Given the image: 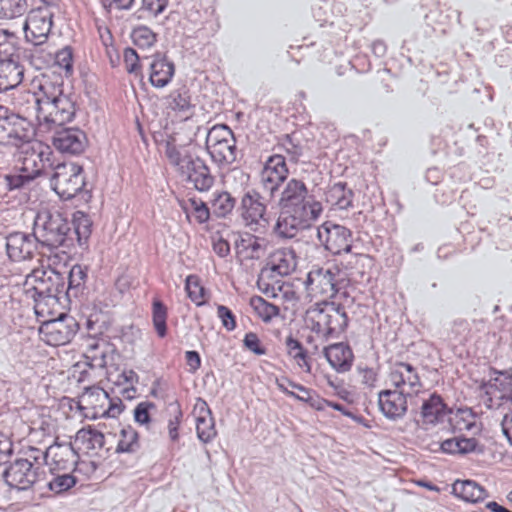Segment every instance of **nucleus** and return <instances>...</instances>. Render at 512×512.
I'll list each match as a JSON object with an SVG mask.
<instances>
[{"label": "nucleus", "mask_w": 512, "mask_h": 512, "mask_svg": "<svg viewBox=\"0 0 512 512\" xmlns=\"http://www.w3.org/2000/svg\"><path fill=\"white\" fill-rule=\"evenodd\" d=\"M32 54L18 45L17 37L9 32L0 35V63H21L30 60Z\"/></svg>", "instance_id": "21"}, {"label": "nucleus", "mask_w": 512, "mask_h": 512, "mask_svg": "<svg viewBox=\"0 0 512 512\" xmlns=\"http://www.w3.org/2000/svg\"><path fill=\"white\" fill-rule=\"evenodd\" d=\"M323 354L330 366L337 373H346L351 370L354 353L347 342L330 344L323 349Z\"/></svg>", "instance_id": "19"}, {"label": "nucleus", "mask_w": 512, "mask_h": 512, "mask_svg": "<svg viewBox=\"0 0 512 512\" xmlns=\"http://www.w3.org/2000/svg\"><path fill=\"white\" fill-rule=\"evenodd\" d=\"M124 63L126 65V71L129 74H134L135 76H143L141 73L142 62L144 60H150V57L145 56L140 58L137 51L132 47H127L124 50Z\"/></svg>", "instance_id": "50"}, {"label": "nucleus", "mask_w": 512, "mask_h": 512, "mask_svg": "<svg viewBox=\"0 0 512 512\" xmlns=\"http://www.w3.org/2000/svg\"><path fill=\"white\" fill-rule=\"evenodd\" d=\"M41 274L36 280L37 284L29 290L35 302L34 310L37 316L51 313L57 305V287L62 285V273L55 269L42 271Z\"/></svg>", "instance_id": "6"}, {"label": "nucleus", "mask_w": 512, "mask_h": 512, "mask_svg": "<svg viewBox=\"0 0 512 512\" xmlns=\"http://www.w3.org/2000/svg\"><path fill=\"white\" fill-rule=\"evenodd\" d=\"M52 144L63 155L79 156L85 152L89 141L82 129L59 126L52 136Z\"/></svg>", "instance_id": "12"}, {"label": "nucleus", "mask_w": 512, "mask_h": 512, "mask_svg": "<svg viewBox=\"0 0 512 512\" xmlns=\"http://www.w3.org/2000/svg\"><path fill=\"white\" fill-rule=\"evenodd\" d=\"M489 376H495L496 390L502 394L499 399L505 402H512V369L498 370L493 366L489 367Z\"/></svg>", "instance_id": "37"}, {"label": "nucleus", "mask_w": 512, "mask_h": 512, "mask_svg": "<svg viewBox=\"0 0 512 512\" xmlns=\"http://www.w3.org/2000/svg\"><path fill=\"white\" fill-rule=\"evenodd\" d=\"M156 409L155 403L143 401L136 405L133 411L134 421L139 425H148L152 421L151 410Z\"/></svg>", "instance_id": "53"}, {"label": "nucleus", "mask_w": 512, "mask_h": 512, "mask_svg": "<svg viewBox=\"0 0 512 512\" xmlns=\"http://www.w3.org/2000/svg\"><path fill=\"white\" fill-rule=\"evenodd\" d=\"M285 381L289 384V387L298 389V391L302 393V395L297 397L298 401L308 404L317 411H324L328 406V400L321 397L315 390L296 383L291 379H285Z\"/></svg>", "instance_id": "38"}, {"label": "nucleus", "mask_w": 512, "mask_h": 512, "mask_svg": "<svg viewBox=\"0 0 512 512\" xmlns=\"http://www.w3.org/2000/svg\"><path fill=\"white\" fill-rule=\"evenodd\" d=\"M165 155L171 165L178 168L180 175L187 183L199 192L209 191L215 182L210 168L196 153L181 151L171 140L166 141Z\"/></svg>", "instance_id": "3"}, {"label": "nucleus", "mask_w": 512, "mask_h": 512, "mask_svg": "<svg viewBox=\"0 0 512 512\" xmlns=\"http://www.w3.org/2000/svg\"><path fill=\"white\" fill-rule=\"evenodd\" d=\"M53 16L47 8L31 10L23 24L26 42L35 47L45 44L53 27Z\"/></svg>", "instance_id": "10"}, {"label": "nucleus", "mask_w": 512, "mask_h": 512, "mask_svg": "<svg viewBox=\"0 0 512 512\" xmlns=\"http://www.w3.org/2000/svg\"><path fill=\"white\" fill-rule=\"evenodd\" d=\"M354 191L347 186L346 182H337L330 186L325 192V200L331 206L338 209H348L352 207Z\"/></svg>", "instance_id": "30"}, {"label": "nucleus", "mask_w": 512, "mask_h": 512, "mask_svg": "<svg viewBox=\"0 0 512 512\" xmlns=\"http://www.w3.org/2000/svg\"><path fill=\"white\" fill-rule=\"evenodd\" d=\"M52 454L51 470H67L69 468V455L79 457L78 451L72 443H60L57 440L44 453L43 458L48 464L47 459Z\"/></svg>", "instance_id": "24"}, {"label": "nucleus", "mask_w": 512, "mask_h": 512, "mask_svg": "<svg viewBox=\"0 0 512 512\" xmlns=\"http://www.w3.org/2000/svg\"><path fill=\"white\" fill-rule=\"evenodd\" d=\"M25 233L12 232L6 237V250L9 258L13 261H21L23 253Z\"/></svg>", "instance_id": "49"}, {"label": "nucleus", "mask_w": 512, "mask_h": 512, "mask_svg": "<svg viewBox=\"0 0 512 512\" xmlns=\"http://www.w3.org/2000/svg\"><path fill=\"white\" fill-rule=\"evenodd\" d=\"M229 137H234L233 131L226 124H218L213 126L206 137V147L219 144L228 140Z\"/></svg>", "instance_id": "52"}, {"label": "nucleus", "mask_w": 512, "mask_h": 512, "mask_svg": "<svg viewBox=\"0 0 512 512\" xmlns=\"http://www.w3.org/2000/svg\"><path fill=\"white\" fill-rule=\"evenodd\" d=\"M55 63L65 71L66 77L73 74V50L66 46L59 50L55 55Z\"/></svg>", "instance_id": "54"}, {"label": "nucleus", "mask_w": 512, "mask_h": 512, "mask_svg": "<svg viewBox=\"0 0 512 512\" xmlns=\"http://www.w3.org/2000/svg\"><path fill=\"white\" fill-rule=\"evenodd\" d=\"M71 224V235L76 236L79 247L88 249V241L92 233V221L88 214L83 211L73 213Z\"/></svg>", "instance_id": "28"}, {"label": "nucleus", "mask_w": 512, "mask_h": 512, "mask_svg": "<svg viewBox=\"0 0 512 512\" xmlns=\"http://www.w3.org/2000/svg\"><path fill=\"white\" fill-rule=\"evenodd\" d=\"M453 494L471 503L483 501L487 496L486 489L474 480H456L452 485Z\"/></svg>", "instance_id": "27"}, {"label": "nucleus", "mask_w": 512, "mask_h": 512, "mask_svg": "<svg viewBox=\"0 0 512 512\" xmlns=\"http://www.w3.org/2000/svg\"><path fill=\"white\" fill-rule=\"evenodd\" d=\"M193 413L196 415V433L198 439L205 444L210 443L216 437L217 431L213 413L208 403L203 398L198 397L193 408Z\"/></svg>", "instance_id": "17"}, {"label": "nucleus", "mask_w": 512, "mask_h": 512, "mask_svg": "<svg viewBox=\"0 0 512 512\" xmlns=\"http://www.w3.org/2000/svg\"><path fill=\"white\" fill-rule=\"evenodd\" d=\"M451 413L452 409L448 407L442 396L437 392H433L422 403L421 416L426 423L437 424L442 422L443 418Z\"/></svg>", "instance_id": "22"}, {"label": "nucleus", "mask_w": 512, "mask_h": 512, "mask_svg": "<svg viewBox=\"0 0 512 512\" xmlns=\"http://www.w3.org/2000/svg\"><path fill=\"white\" fill-rule=\"evenodd\" d=\"M27 149V152L31 151L34 156H37L39 162L45 169L47 166L54 172V167L57 163L54 161V153L49 145L44 144L41 141H34L32 143H27Z\"/></svg>", "instance_id": "45"}, {"label": "nucleus", "mask_w": 512, "mask_h": 512, "mask_svg": "<svg viewBox=\"0 0 512 512\" xmlns=\"http://www.w3.org/2000/svg\"><path fill=\"white\" fill-rule=\"evenodd\" d=\"M337 273L323 267L312 269L306 277L305 285L309 290L334 296L338 292Z\"/></svg>", "instance_id": "20"}, {"label": "nucleus", "mask_w": 512, "mask_h": 512, "mask_svg": "<svg viewBox=\"0 0 512 512\" xmlns=\"http://www.w3.org/2000/svg\"><path fill=\"white\" fill-rule=\"evenodd\" d=\"M266 262L279 276H288L296 268V253L292 248H280L272 252Z\"/></svg>", "instance_id": "23"}, {"label": "nucleus", "mask_w": 512, "mask_h": 512, "mask_svg": "<svg viewBox=\"0 0 512 512\" xmlns=\"http://www.w3.org/2000/svg\"><path fill=\"white\" fill-rule=\"evenodd\" d=\"M76 110L74 95L64 94L54 101L42 102V105L37 107V119L47 124L64 126L74 120Z\"/></svg>", "instance_id": "7"}, {"label": "nucleus", "mask_w": 512, "mask_h": 512, "mask_svg": "<svg viewBox=\"0 0 512 512\" xmlns=\"http://www.w3.org/2000/svg\"><path fill=\"white\" fill-rule=\"evenodd\" d=\"M243 346L257 356L266 355L267 349L261 343L258 335L254 332H248L243 339Z\"/></svg>", "instance_id": "61"}, {"label": "nucleus", "mask_w": 512, "mask_h": 512, "mask_svg": "<svg viewBox=\"0 0 512 512\" xmlns=\"http://www.w3.org/2000/svg\"><path fill=\"white\" fill-rule=\"evenodd\" d=\"M130 37L133 44L140 49L150 48L157 42V34L146 25L133 28Z\"/></svg>", "instance_id": "47"}, {"label": "nucleus", "mask_w": 512, "mask_h": 512, "mask_svg": "<svg viewBox=\"0 0 512 512\" xmlns=\"http://www.w3.org/2000/svg\"><path fill=\"white\" fill-rule=\"evenodd\" d=\"M88 279V267L80 264H75L71 267L66 281L68 284V291L65 298L69 295L76 296L77 299L84 294L86 288L85 284Z\"/></svg>", "instance_id": "33"}, {"label": "nucleus", "mask_w": 512, "mask_h": 512, "mask_svg": "<svg viewBox=\"0 0 512 512\" xmlns=\"http://www.w3.org/2000/svg\"><path fill=\"white\" fill-rule=\"evenodd\" d=\"M467 417H474L471 408H460L456 411L454 417L449 419L453 433L471 431L477 427L476 422L474 420H468Z\"/></svg>", "instance_id": "46"}, {"label": "nucleus", "mask_w": 512, "mask_h": 512, "mask_svg": "<svg viewBox=\"0 0 512 512\" xmlns=\"http://www.w3.org/2000/svg\"><path fill=\"white\" fill-rule=\"evenodd\" d=\"M459 449L458 453L466 455L469 453L481 454L484 451V446L474 437L468 438L463 435L458 436Z\"/></svg>", "instance_id": "57"}, {"label": "nucleus", "mask_w": 512, "mask_h": 512, "mask_svg": "<svg viewBox=\"0 0 512 512\" xmlns=\"http://www.w3.org/2000/svg\"><path fill=\"white\" fill-rule=\"evenodd\" d=\"M271 200L269 195L265 196L255 188L244 191L236 208L243 226L255 234H267L272 223V213L268 210Z\"/></svg>", "instance_id": "4"}, {"label": "nucleus", "mask_w": 512, "mask_h": 512, "mask_svg": "<svg viewBox=\"0 0 512 512\" xmlns=\"http://www.w3.org/2000/svg\"><path fill=\"white\" fill-rule=\"evenodd\" d=\"M87 450L101 449L105 445L104 431L94 425H86L79 429L74 436Z\"/></svg>", "instance_id": "35"}, {"label": "nucleus", "mask_w": 512, "mask_h": 512, "mask_svg": "<svg viewBox=\"0 0 512 512\" xmlns=\"http://www.w3.org/2000/svg\"><path fill=\"white\" fill-rule=\"evenodd\" d=\"M404 390L384 389L378 393L379 410L385 418L391 421L402 419L408 410L407 398Z\"/></svg>", "instance_id": "14"}, {"label": "nucleus", "mask_w": 512, "mask_h": 512, "mask_svg": "<svg viewBox=\"0 0 512 512\" xmlns=\"http://www.w3.org/2000/svg\"><path fill=\"white\" fill-rule=\"evenodd\" d=\"M285 346L287 350V355L290 358H294L296 354H301V352H304L307 350L301 341H299L297 338H295L292 334H289L285 339Z\"/></svg>", "instance_id": "64"}, {"label": "nucleus", "mask_w": 512, "mask_h": 512, "mask_svg": "<svg viewBox=\"0 0 512 512\" xmlns=\"http://www.w3.org/2000/svg\"><path fill=\"white\" fill-rule=\"evenodd\" d=\"M10 124H11V141H14L15 145L21 143V145H25L26 143H32V138L35 135L34 127L30 121L26 118L21 117L17 114H10Z\"/></svg>", "instance_id": "31"}, {"label": "nucleus", "mask_w": 512, "mask_h": 512, "mask_svg": "<svg viewBox=\"0 0 512 512\" xmlns=\"http://www.w3.org/2000/svg\"><path fill=\"white\" fill-rule=\"evenodd\" d=\"M315 231L319 243L332 255L351 252L352 233L345 226L326 221Z\"/></svg>", "instance_id": "8"}, {"label": "nucleus", "mask_w": 512, "mask_h": 512, "mask_svg": "<svg viewBox=\"0 0 512 512\" xmlns=\"http://www.w3.org/2000/svg\"><path fill=\"white\" fill-rule=\"evenodd\" d=\"M278 146L290 156L291 162L297 163L304 156L305 146L301 144L296 132L282 135Z\"/></svg>", "instance_id": "43"}, {"label": "nucleus", "mask_w": 512, "mask_h": 512, "mask_svg": "<svg viewBox=\"0 0 512 512\" xmlns=\"http://www.w3.org/2000/svg\"><path fill=\"white\" fill-rule=\"evenodd\" d=\"M235 246L243 250H250L252 252L249 256L250 259H259L260 252L266 250L267 241L264 237H260V234L247 231L239 233L238 238L235 240Z\"/></svg>", "instance_id": "34"}, {"label": "nucleus", "mask_w": 512, "mask_h": 512, "mask_svg": "<svg viewBox=\"0 0 512 512\" xmlns=\"http://www.w3.org/2000/svg\"><path fill=\"white\" fill-rule=\"evenodd\" d=\"M34 226L42 247L70 249L74 246L75 238L71 235L70 221L62 213L39 212L35 217Z\"/></svg>", "instance_id": "5"}, {"label": "nucleus", "mask_w": 512, "mask_h": 512, "mask_svg": "<svg viewBox=\"0 0 512 512\" xmlns=\"http://www.w3.org/2000/svg\"><path fill=\"white\" fill-rule=\"evenodd\" d=\"M185 291L188 298L200 307L206 304L204 297L207 290L201 285V281L198 275L190 274L185 279Z\"/></svg>", "instance_id": "44"}, {"label": "nucleus", "mask_w": 512, "mask_h": 512, "mask_svg": "<svg viewBox=\"0 0 512 512\" xmlns=\"http://www.w3.org/2000/svg\"><path fill=\"white\" fill-rule=\"evenodd\" d=\"M281 214L274 226L282 238H293L299 230L312 228L323 212L321 202L309 191L306 183L289 179L283 186L277 202Z\"/></svg>", "instance_id": "1"}, {"label": "nucleus", "mask_w": 512, "mask_h": 512, "mask_svg": "<svg viewBox=\"0 0 512 512\" xmlns=\"http://www.w3.org/2000/svg\"><path fill=\"white\" fill-rule=\"evenodd\" d=\"M80 325L70 315L60 314L57 318L45 321L40 328L47 344L61 346L70 343L79 331Z\"/></svg>", "instance_id": "9"}, {"label": "nucleus", "mask_w": 512, "mask_h": 512, "mask_svg": "<svg viewBox=\"0 0 512 512\" xmlns=\"http://www.w3.org/2000/svg\"><path fill=\"white\" fill-rule=\"evenodd\" d=\"M24 67L21 63H0V93L16 88L23 81Z\"/></svg>", "instance_id": "29"}, {"label": "nucleus", "mask_w": 512, "mask_h": 512, "mask_svg": "<svg viewBox=\"0 0 512 512\" xmlns=\"http://www.w3.org/2000/svg\"><path fill=\"white\" fill-rule=\"evenodd\" d=\"M49 184L62 201L75 202L76 206L87 205L93 198L84 167L76 162H58L49 177Z\"/></svg>", "instance_id": "2"}, {"label": "nucleus", "mask_w": 512, "mask_h": 512, "mask_svg": "<svg viewBox=\"0 0 512 512\" xmlns=\"http://www.w3.org/2000/svg\"><path fill=\"white\" fill-rule=\"evenodd\" d=\"M47 171L44 169H33L31 171H22V167L17 173H9L3 176L6 189L8 191L21 190L28 186L35 179L44 177Z\"/></svg>", "instance_id": "32"}, {"label": "nucleus", "mask_w": 512, "mask_h": 512, "mask_svg": "<svg viewBox=\"0 0 512 512\" xmlns=\"http://www.w3.org/2000/svg\"><path fill=\"white\" fill-rule=\"evenodd\" d=\"M149 82L155 88H164L172 80L175 74V65L167 56L161 52L150 57Z\"/></svg>", "instance_id": "18"}, {"label": "nucleus", "mask_w": 512, "mask_h": 512, "mask_svg": "<svg viewBox=\"0 0 512 512\" xmlns=\"http://www.w3.org/2000/svg\"><path fill=\"white\" fill-rule=\"evenodd\" d=\"M249 305L256 315L265 323H269L280 314V308L268 302L263 297L254 295L250 298Z\"/></svg>", "instance_id": "41"}, {"label": "nucleus", "mask_w": 512, "mask_h": 512, "mask_svg": "<svg viewBox=\"0 0 512 512\" xmlns=\"http://www.w3.org/2000/svg\"><path fill=\"white\" fill-rule=\"evenodd\" d=\"M21 153L24 154V157L22 158V171H31L33 169H46L41 165V167L38 166L39 160L37 156H34L31 151H26L27 149V143L25 145H20Z\"/></svg>", "instance_id": "63"}, {"label": "nucleus", "mask_w": 512, "mask_h": 512, "mask_svg": "<svg viewBox=\"0 0 512 512\" xmlns=\"http://www.w3.org/2000/svg\"><path fill=\"white\" fill-rule=\"evenodd\" d=\"M2 476L5 483L18 491L28 490L37 481V473L33 470V463L24 458H19L7 467Z\"/></svg>", "instance_id": "13"}, {"label": "nucleus", "mask_w": 512, "mask_h": 512, "mask_svg": "<svg viewBox=\"0 0 512 512\" xmlns=\"http://www.w3.org/2000/svg\"><path fill=\"white\" fill-rule=\"evenodd\" d=\"M324 308H321L326 320L325 342L331 339H338L346 331L349 325V318L345 307L339 303L326 302Z\"/></svg>", "instance_id": "15"}, {"label": "nucleus", "mask_w": 512, "mask_h": 512, "mask_svg": "<svg viewBox=\"0 0 512 512\" xmlns=\"http://www.w3.org/2000/svg\"><path fill=\"white\" fill-rule=\"evenodd\" d=\"M288 174L289 170L284 156L273 154L268 157L260 173V184L270 199H273L279 188L285 184Z\"/></svg>", "instance_id": "11"}, {"label": "nucleus", "mask_w": 512, "mask_h": 512, "mask_svg": "<svg viewBox=\"0 0 512 512\" xmlns=\"http://www.w3.org/2000/svg\"><path fill=\"white\" fill-rule=\"evenodd\" d=\"M212 161L220 168L232 165L237 159L236 139L229 137L228 140L206 147Z\"/></svg>", "instance_id": "25"}, {"label": "nucleus", "mask_w": 512, "mask_h": 512, "mask_svg": "<svg viewBox=\"0 0 512 512\" xmlns=\"http://www.w3.org/2000/svg\"><path fill=\"white\" fill-rule=\"evenodd\" d=\"M217 316L227 331L231 332L236 329V315L229 307L222 304L217 305Z\"/></svg>", "instance_id": "60"}, {"label": "nucleus", "mask_w": 512, "mask_h": 512, "mask_svg": "<svg viewBox=\"0 0 512 512\" xmlns=\"http://www.w3.org/2000/svg\"><path fill=\"white\" fill-rule=\"evenodd\" d=\"M188 202L195 214L196 221L199 224L207 223L210 220V209L206 202L201 199H197L196 197L189 198Z\"/></svg>", "instance_id": "56"}, {"label": "nucleus", "mask_w": 512, "mask_h": 512, "mask_svg": "<svg viewBox=\"0 0 512 512\" xmlns=\"http://www.w3.org/2000/svg\"><path fill=\"white\" fill-rule=\"evenodd\" d=\"M211 205L217 218H226L236 207V199L228 191H216L213 193Z\"/></svg>", "instance_id": "40"}, {"label": "nucleus", "mask_w": 512, "mask_h": 512, "mask_svg": "<svg viewBox=\"0 0 512 512\" xmlns=\"http://www.w3.org/2000/svg\"><path fill=\"white\" fill-rule=\"evenodd\" d=\"M105 398L109 399V406L106 410L101 413L102 418H113L116 419L125 410L126 406L122 402L121 398L115 397L110 398L108 392L100 389Z\"/></svg>", "instance_id": "59"}, {"label": "nucleus", "mask_w": 512, "mask_h": 512, "mask_svg": "<svg viewBox=\"0 0 512 512\" xmlns=\"http://www.w3.org/2000/svg\"><path fill=\"white\" fill-rule=\"evenodd\" d=\"M41 246V239L36 235V228L33 227L32 233H25L24 245H23V253L22 260L30 259L33 257L34 252Z\"/></svg>", "instance_id": "58"}, {"label": "nucleus", "mask_w": 512, "mask_h": 512, "mask_svg": "<svg viewBox=\"0 0 512 512\" xmlns=\"http://www.w3.org/2000/svg\"><path fill=\"white\" fill-rule=\"evenodd\" d=\"M27 0H0V19L18 18L27 11Z\"/></svg>", "instance_id": "48"}, {"label": "nucleus", "mask_w": 512, "mask_h": 512, "mask_svg": "<svg viewBox=\"0 0 512 512\" xmlns=\"http://www.w3.org/2000/svg\"><path fill=\"white\" fill-rule=\"evenodd\" d=\"M38 88L39 91L35 93V103L37 107L41 106L42 102L54 101V99L65 94L64 81L60 76H55L54 79H52L44 75Z\"/></svg>", "instance_id": "26"}, {"label": "nucleus", "mask_w": 512, "mask_h": 512, "mask_svg": "<svg viewBox=\"0 0 512 512\" xmlns=\"http://www.w3.org/2000/svg\"><path fill=\"white\" fill-rule=\"evenodd\" d=\"M312 316L308 317L306 320L307 327L318 336H321L323 341H325V328L326 320H324V314L321 308H315L311 311Z\"/></svg>", "instance_id": "55"}, {"label": "nucleus", "mask_w": 512, "mask_h": 512, "mask_svg": "<svg viewBox=\"0 0 512 512\" xmlns=\"http://www.w3.org/2000/svg\"><path fill=\"white\" fill-rule=\"evenodd\" d=\"M164 100L166 107L175 112H188L194 107L191 103L190 91L185 85L172 90Z\"/></svg>", "instance_id": "36"}, {"label": "nucleus", "mask_w": 512, "mask_h": 512, "mask_svg": "<svg viewBox=\"0 0 512 512\" xmlns=\"http://www.w3.org/2000/svg\"><path fill=\"white\" fill-rule=\"evenodd\" d=\"M139 433L131 426L127 425L120 430V439L117 443L115 453L132 454L140 449Z\"/></svg>", "instance_id": "39"}, {"label": "nucleus", "mask_w": 512, "mask_h": 512, "mask_svg": "<svg viewBox=\"0 0 512 512\" xmlns=\"http://www.w3.org/2000/svg\"><path fill=\"white\" fill-rule=\"evenodd\" d=\"M389 380L397 389H400L404 385H408L410 391L406 392V394L409 397L418 394L422 388L420 376L416 368L407 362H395L389 373Z\"/></svg>", "instance_id": "16"}, {"label": "nucleus", "mask_w": 512, "mask_h": 512, "mask_svg": "<svg viewBox=\"0 0 512 512\" xmlns=\"http://www.w3.org/2000/svg\"><path fill=\"white\" fill-rule=\"evenodd\" d=\"M77 482L78 479L71 473L59 474L48 483V488L50 491L60 494L74 487Z\"/></svg>", "instance_id": "51"}, {"label": "nucleus", "mask_w": 512, "mask_h": 512, "mask_svg": "<svg viewBox=\"0 0 512 512\" xmlns=\"http://www.w3.org/2000/svg\"><path fill=\"white\" fill-rule=\"evenodd\" d=\"M168 309L163 301L154 299L152 302V323L159 338H165L167 327Z\"/></svg>", "instance_id": "42"}, {"label": "nucleus", "mask_w": 512, "mask_h": 512, "mask_svg": "<svg viewBox=\"0 0 512 512\" xmlns=\"http://www.w3.org/2000/svg\"><path fill=\"white\" fill-rule=\"evenodd\" d=\"M13 452L14 446L11 437L0 431V465L8 463Z\"/></svg>", "instance_id": "62"}]
</instances>
